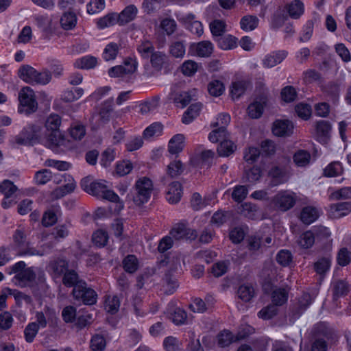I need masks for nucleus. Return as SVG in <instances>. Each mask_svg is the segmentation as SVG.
<instances>
[{"mask_svg":"<svg viewBox=\"0 0 351 351\" xmlns=\"http://www.w3.org/2000/svg\"><path fill=\"white\" fill-rule=\"evenodd\" d=\"M106 183L104 180H94L90 176H87L81 180L80 184L82 189L90 195L98 197H119Z\"/></svg>","mask_w":351,"mask_h":351,"instance_id":"1","label":"nucleus"},{"mask_svg":"<svg viewBox=\"0 0 351 351\" xmlns=\"http://www.w3.org/2000/svg\"><path fill=\"white\" fill-rule=\"evenodd\" d=\"M61 123V117L57 114H51L47 117L45 121L47 146L53 148L63 144L64 138L60 132Z\"/></svg>","mask_w":351,"mask_h":351,"instance_id":"2","label":"nucleus"},{"mask_svg":"<svg viewBox=\"0 0 351 351\" xmlns=\"http://www.w3.org/2000/svg\"><path fill=\"white\" fill-rule=\"evenodd\" d=\"M27 235L23 229H17L13 234L14 243L17 248V255L23 256H43L44 252L30 245L26 241Z\"/></svg>","mask_w":351,"mask_h":351,"instance_id":"3","label":"nucleus"},{"mask_svg":"<svg viewBox=\"0 0 351 351\" xmlns=\"http://www.w3.org/2000/svg\"><path fill=\"white\" fill-rule=\"evenodd\" d=\"M71 294L76 301L85 305H93L97 300L96 291L88 287L85 280L80 282V285L73 289Z\"/></svg>","mask_w":351,"mask_h":351,"instance_id":"4","label":"nucleus"},{"mask_svg":"<svg viewBox=\"0 0 351 351\" xmlns=\"http://www.w3.org/2000/svg\"><path fill=\"white\" fill-rule=\"evenodd\" d=\"M312 302L313 298L308 293H303L300 297L296 298L291 307L289 313L291 319L294 322L298 319Z\"/></svg>","mask_w":351,"mask_h":351,"instance_id":"5","label":"nucleus"},{"mask_svg":"<svg viewBox=\"0 0 351 351\" xmlns=\"http://www.w3.org/2000/svg\"><path fill=\"white\" fill-rule=\"evenodd\" d=\"M36 193L34 188L26 189L25 191L21 192L18 187L10 180H3L0 182V193L4 197H10L13 195H27L32 196Z\"/></svg>","mask_w":351,"mask_h":351,"instance_id":"6","label":"nucleus"},{"mask_svg":"<svg viewBox=\"0 0 351 351\" xmlns=\"http://www.w3.org/2000/svg\"><path fill=\"white\" fill-rule=\"evenodd\" d=\"M351 212V202H340L329 206L328 216L332 219H340Z\"/></svg>","mask_w":351,"mask_h":351,"instance_id":"7","label":"nucleus"},{"mask_svg":"<svg viewBox=\"0 0 351 351\" xmlns=\"http://www.w3.org/2000/svg\"><path fill=\"white\" fill-rule=\"evenodd\" d=\"M170 234L172 238L176 240L184 239L193 240L197 236L195 230L187 228V226L182 223L176 224L170 231Z\"/></svg>","mask_w":351,"mask_h":351,"instance_id":"8","label":"nucleus"},{"mask_svg":"<svg viewBox=\"0 0 351 351\" xmlns=\"http://www.w3.org/2000/svg\"><path fill=\"white\" fill-rule=\"evenodd\" d=\"M20 103L22 106L27 108L30 112H34L36 110L38 104L36 100L34 92L29 87L25 86L23 88L19 95Z\"/></svg>","mask_w":351,"mask_h":351,"instance_id":"9","label":"nucleus"},{"mask_svg":"<svg viewBox=\"0 0 351 351\" xmlns=\"http://www.w3.org/2000/svg\"><path fill=\"white\" fill-rule=\"evenodd\" d=\"M179 21L182 22L185 27L193 34L200 36L203 34V25L200 21L195 20V16L193 14L189 13L182 15Z\"/></svg>","mask_w":351,"mask_h":351,"instance_id":"10","label":"nucleus"},{"mask_svg":"<svg viewBox=\"0 0 351 351\" xmlns=\"http://www.w3.org/2000/svg\"><path fill=\"white\" fill-rule=\"evenodd\" d=\"M35 278L36 274L32 267H28L25 270L15 274L13 282L20 287H25L32 283Z\"/></svg>","mask_w":351,"mask_h":351,"instance_id":"11","label":"nucleus"},{"mask_svg":"<svg viewBox=\"0 0 351 351\" xmlns=\"http://www.w3.org/2000/svg\"><path fill=\"white\" fill-rule=\"evenodd\" d=\"M287 55L288 52L285 50L272 51L265 56L263 60V65L266 68H272L281 63Z\"/></svg>","mask_w":351,"mask_h":351,"instance_id":"12","label":"nucleus"},{"mask_svg":"<svg viewBox=\"0 0 351 351\" xmlns=\"http://www.w3.org/2000/svg\"><path fill=\"white\" fill-rule=\"evenodd\" d=\"M190 51L199 57H208L213 51V45L211 42L204 40L198 43H193L190 47Z\"/></svg>","mask_w":351,"mask_h":351,"instance_id":"13","label":"nucleus"},{"mask_svg":"<svg viewBox=\"0 0 351 351\" xmlns=\"http://www.w3.org/2000/svg\"><path fill=\"white\" fill-rule=\"evenodd\" d=\"M321 213V208L311 206H306L302 208L300 218L304 224L309 225L315 221Z\"/></svg>","mask_w":351,"mask_h":351,"instance_id":"14","label":"nucleus"},{"mask_svg":"<svg viewBox=\"0 0 351 351\" xmlns=\"http://www.w3.org/2000/svg\"><path fill=\"white\" fill-rule=\"evenodd\" d=\"M293 125L290 121L278 120L274 123L272 131L278 136H289L292 134Z\"/></svg>","mask_w":351,"mask_h":351,"instance_id":"15","label":"nucleus"},{"mask_svg":"<svg viewBox=\"0 0 351 351\" xmlns=\"http://www.w3.org/2000/svg\"><path fill=\"white\" fill-rule=\"evenodd\" d=\"M237 199L239 200L237 202L239 212L249 219H255L257 218L258 208L256 205L251 202H243L244 199Z\"/></svg>","mask_w":351,"mask_h":351,"instance_id":"16","label":"nucleus"},{"mask_svg":"<svg viewBox=\"0 0 351 351\" xmlns=\"http://www.w3.org/2000/svg\"><path fill=\"white\" fill-rule=\"evenodd\" d=\"M138 9L134 5L126 6L119 14H117L118 24L124 25L133 20L136 16Z\"/></svg>","mask_w":351,"mask_h":351,"instance_id":"17","label":"nucleus"},{"mask_svg":"<svg viewBox=\"0 0 351 351\" xmlns=\"http://www.w3.org/2000/svg\"><path fill=\"white\" fill-rule=\"evenodd\" d=\"M34 21L37 27L45 36L52 34V19L47 15H36L34 17Z\"/></svg>","mask_w":351,"mask_h":351,"instance_id":"18","label":"nucleus"},{"mask_svg":"<svg viewBox=\"0 0 351 351\" xmlns=\"http://www.w3.org/2000/svg\"><path fill=\"white\" fill-rule=\"evenodd\" d=\"M136 188L140 195L149 197L153 191L152 181L149 178L143 177L136 182Z\"/></svg>","mask_w":351,"mask_h":351,"instance_id":"19","label":"nucleus"},{"mask_svg":"<svg viewBox=\"0 0 351 351\" xmlns=\"http://www.w3.org/2000/svg\"><path fill=\"white\" fill-rule=\"evenodd\" d=\"M269 175L272 178L275 184L284 183L289 178L287 169L282 167L276 166L272 167L269 172Z\"/></svg>","mask_w":351,"mask_h":351,"instance_id":"20","label":"nucleus"},{"mask_svg":"<svg viewBox=\"0 0 351 351\" xmlns=\"http://www.w3.org/2000/svg\"><path fill=\"white\" fill-rule=\"evenodd\" d=\"M84 281L81 279L77 273L73 269H67L62 277V284L66 287H73L74 289L80 282Z\"/></svg>","mask_w":351,"mask_h":351,"instance_id":"21","label":"nucleus"},{"mask_svg":"<svg viewBox=\"0 0 351 351\" xmlns=\"http://www.w3.org/2000/svg\"><path fill=\"white\" fill-rule=\"evenodd\" d=\"M184 136L182 134L174 135L169 141L168 150L171 154H177L182 152L184 147Z\"/></svg>","mask_w":351,"mask_h":351,"instance_id":"22","label":"nucleus"},{"mask_svg":"<svg viewBox=\"0 0 351 351\" xmlns=\"http://www.w3.org/2000/svg\"><path fill=\"white\" fill-rule=\"evenodd\" d=\"M289 290L287 288H276L271 293V300L276 306H282L288 300Z\"/></svg>","mask_w":351,"mask_h":351,"instance_id":"23","label":"nucleus"},{"mask_svg":"<svg viewBox=\"0 0 351 351\" xmlns=\"http://www.w3.org/2000/svg\"><path fill=\"white\" fill-rule=\"evenodd\" d=\"M293 160L297 167H306L311 162V155L306 150L300 149L294 154Z\"/></svg>","mask_w":351,"mask_h":351,"instance_id":"24","label":"nucleus"},{"mask_svg":"<svg viewBox=\"0 0 351 351\" xmlns=\"http://www.w3.org/2000/svg\"><path fill=\"white\" fill-rule=\"evenodd\" d=\"M265 106V101L263 100H256L249 105L247 108V112L248 116L251 119H258L260 118L264 110Z\"/></svg>","mask_w":351,"mask_h":351,"instance_id":"25","label":"nucleus"},{"mask_svg":"<svg viewBox=\"0 0 351 351\" xmlns=\"http://www.w3.org/2000/svg\"><path fill=\"white\" fill-rule=\"evenodd\" d=\"M68 262L62 258H57L49 264V269L57 276L63 275L68 269Z\"/></svg>","mask_w":351,"mask_h":351,"instance_id":"26","label":"nucleus"},{"mask_svg":"<svg viewBox=\"0 0 351 351\" xmlns=\"http://www.w3.org/2000/svg\"><path fill=\"white\" fill-rule=\"evenodd\" d=\"M287 12L290 17L294 19H299L304 13V3L299 0H294L287 6Z\"/></svg>","mask_w":351,"mask_h":351,"instance_id":"27","label":"nucleus"},{"mask_svg":"<svg viewBox=\"0 0 351 351\" xmlns=\"http://www.w3.org/2000/svg\"><path fill=\"white\" fill-rule=\"evenodd\" d=\"M36 71L32 66L23 64L19 69L18 75L24 82L32 84L35 77Z\"/></svg>","mask_w":351,"mask_h":351,"instance_id":"28","label":"nucleus"},{"mask_svg":"<svg viewBox=\"0 0 351 351\" xmlns=\"http://www.w3.org/2000/svg\"><path fill=\"white\" fill-rule=\"evenodd\" d=\"M202 104L196 103L191 105L184 113L182 121L184 124H189L197 117L201 110Z\"/></svg>","mask_w":351,"mask_h":351,"instance_id":"29","label":"nucleus"},{"mask_svg":"<svg viewBox=\"0 0 351 351\" xmlns=\"http://www.w3.org/2000/svg\"><path fill=\"white\" fill-rule=\"evenodd\" d=\"M217 45L223 50L232 49L237 46V38L230 34L221 36L217 39Z\"/></svg>","mask_w":351,"mask_h":351,"instance_id":"30","label":"nucleus"},{"mask_svg":"<svg viewBox=\"0 0 351 351\" xmlns=\"http://www.w3.org/2000/svg\"><path fill=\"white\" fill-rule=\"evenodd\" d=\"M77 24V16L73 12L63 14L60 19L61 27L65 30L73 29Z\"/></svg>","mask_w":351,"mask_h":351,"instance_id":"31","label":"nucleus"},{"mask_svg":"<svg viewBox=\"0 0 351 351\" xmlns=\"http://www.w3.org/2000/svg\"><path fill=\"white\" fill-rule=\"evenodd\" d=\"M97 64V60L94 56H86L75 61V67L80 69H90Z\"/></svg>","mask_w":351,"mask_h":351,"instance_id":"32","label":"nucleus"},{"mask_svg":"<svg viewBox=\"0 0 351 351\" xmlns=\"http://www.w3.org/2000/svg\"><path fill=\"white\" fill-rule=\"evenodd\" d=\"M259 20L256 16L247 15L241 18L240 21L241 28L245 31H252L255 29L258 25Z\"/></svg>","mask_w":351,"mask_h":351,"instance_id":"33","label":"nucleus"},{"mask_svg":"<svg viewBox=\"0 0 351 351\" xmlns=\"http://www.w3.org/2000/svg\"><path fill=\"white\" fill-rule=\"evenodd\" d=\"M249 83L245 80L232 82L230 87V95L233 99H239L245 92Z\"/></svg>","mask_w":351,"mask_h":351,"instance_id":"34","label":"nucleus"},{"mask_svg":"<svg viewBox=\"0 0 351 351\" xmlns=\"http://www.w3.org/2000/svg\"><path fill=\"white\" fill-rule=\"evenodd\" d=\"M331 130V125L328 121L321 120L316 123V131L320 141H325Z\"/></svg>","mask_w":351,"mask_h":351,"instance_id":"35","label":"nucleus"},{"mask_svg":"<svg viewBox=\"0 0 351 351\" xmlns=\"http://www.w3.org/2000/svg\"><path fill=\"white\" fill-rule=\"evenodd\" d=\"M117 23H118L117 14L112 12L98 19L97 25L98 28L103 29Z\"/></svg>","mask_w":351,"mask_h":351,"instance_id":"36","label":"nucleus"},{"mask_svg":"<svg viewBox=\"0 0 351 351\" xmlns=\"http://www.w3.org/2000/svg\"><path fill=\"white\" fill-rule=\"evenodd\" d=\"M136 66L134 64L130 65V68L125 66L119 65L110 68L108 71V75L111 77H118L123 75L132 73L135 71Z\"/></svg>","mask_w":351,"mask_h":351,"instance_id":"37","label":"nucleus"},{"mask_svg":"<svg viewBox=\"0 0 351 351\" xmlns=\"http://www.w3.org/2000/svg\"><path fill=\"white\" fill-rule=\"evenodd\" d=\"M159 106V98L155 97L149 100L145 101L139 105V112L142 114H147L154 111Z\"/></svg>","mask_w":351,"mask_h":351,"instance_id":"38","label":"nucleus"},{"mask_svg":"<svg viewBox=\"0 0 351 351\" xmlns=\"http://www.w3.org/2000/svg\"><path fill=\"white\" fill-rule=\"evenodd\" d=\"M124 270L130 274L134 273L138 267V261L134 255H128L123 261Z\"/></svg>","mask_w":351,"mask_h":351,"instance_id":"39","label":"nucleus"},{"mask_svg":"<svg viewBox=\"0 0 351 351\" xmlns=\"http://www.w3.org/2000/svg\"><path fill=\"white\" fill-rule=\"evenodd\" d=\"M105 309L110 314H115L119 308L120 301L117 295H108L105 300Z\"/></svg>","mask_w":351,"mask_h":351,"instance_id":"40","label":"nucleus"},{"mask_svg":"<svg viewBox=\"0 0 351 351\" xmlns=\"http://www.w3.org/2000/svg\"><path fill=\"white\" fill-rule=\"evenodd\" d=\"M163 347L165 351H182V343L173 336L165 338Z\"/></svg>","mask_w":351,"mask_h":351,"instance_id":"41","label":"nucleus"},{"mask_svg":"<svg viewBox=\"0 0 351 351\" xmlns=\"http://www.w3.org/2000/svg\"><path fill=\"white\" fill-rule=\"evenodd\" d=\"M333 298L337 300L338 298L346 295L349 292V287L347 282L343 280H338L333 284Z\"/></svg>","mask_w":351,"mask_h":351,"instance_id":"42","label":"nucleus"},{"mask_svg":"<svg viewBox=\"0 0 351 351\" xmlns=\"http://www.w3.org/2000/svg\"><path fill=\"white\" fill-rule=\"evenodd\" d=\"M119 50V45L115 43H108L103 52V58L106 61L114 60L117 56Z\"/></svg>","mask_w":351,"mask_h":351,"instance_id":"43","label":"nucleus"},{"mask_svg":"<svg viewBox=\"0 0 351 351\" xmlns=\"http://www.w3.org/2000/svg\"><path fill=\"white\" fill-rule=\"evenodd\" d=\"M343 172L342 165L340 162L335 161L330 162L324 169V175L326 177H335L339 176Z\"/></svg>","mask_w":351,"mask_h":351,"instance_id":"44","label":"nucleus"},{"mask_svg":"<svg viewBox=\"0 0 351 351\" xmlns=\"http://www.w3.org/2000/svg\"><path fill=\"white\" fill-rule=\"evenodd\" d=\"M163 130V125L160 123L155 122L143 131V136L145 138H150L153 136H158L161 135Z\"/></svg>","mask_w":351,"mask_h":351,"instance_id":"45","label":"nucleus"},{"mask_svg":"<svg viewBox=\"0 0 351 351\" xmlns=\"http://www.w3.org/2000/svg\"><path fill=\"white\" fill-rule=\"evenodd\" d=\"M272 204L280 211H287L294 206L295 199H273Z\"/></svg>","mask_w":351,"mask_h":351,"instance_id":"46","label":"nucleus"},{"mask_svg":"<svg viewBox=\"0 0 351 351\" xmlns=\"http://www.w3.org/2000/svg\"><path fill=\"white\" fill-rule=\"evenodd\" d=\"M170 53L176 58H182L186 52V45L183 41H175L170 45Z\"/></svg>","mask_w":351,"mask_h":351,"instance_id":"47","label":"nucleus"},{"mask_svg":"<svg viewBox=\"0 0 351 351\" xmlns=\"http://www.w3.org/2000/svg\"><path fill=\"white\" fill-rule=\"evenodd\" d=\"M315 241L313 232L311 230L306 231L300 237L298 241L299 245L306 249L310 248L313 246Z\"/></svg>","mask_w":351,"mask_h":351,"instance_id":"48","label":"nucleus"},{"mask_svg":"<svg viewBox=\"0 0 351 351\" xmlns=\"http://www.w3.org/2000/svg\"><path fill=\"white\" fill-rule=\"evenodd\" d=\"M330 264L331 259L330 257H323L315 263L314 269L318 274L322 275L328 271Z\"/></svg>","mask_w":351,"mask_h":351,"instance_id":"49","label":"nucleus"},{"mask_svg":"<svg viewBox=\"0 0 351 351\" xmlns=\"http://www.w3.org/2000/svg\"><path fill=\"white\" fill-rule=\"evenodd\" d=\"M237 293L239 298L245 302L250 301L254 296V290L251 285H241Z\"/></svg>","mask_w":351,"mask_h":351,"instance_id":"50","label":"nucleus"},{"mask_svg":"<svg viewBox=\"0 0 351 351\" xmlns=\"http://www.w3.org/2000/svg\"><path fill=\"white\" fill-rule=\"evenodd\" d=\"M191 95L188 92H181L176 94L173 97V102L176 106L184 108L191 101Z\"/></svg>","mask_w":351,"mask_h":351,"instance_id":"51","label":"nucleus"},{"mask_svg":"<svg viewBox=\"0 0 351 351\" xmlns=\"http://www.w3.org/2000/svg\"><path fill=\"white\" fill-rule=\"evenodd\" d=\"M150 58L152 66L157 70H160L163 66L167 56L163 52L154 51Z\"/></svg>","mask_w":351,"mask_h":351,"instance_id":"52","label":"nucleus"},{"mask_svg":"<svg viewBox=\"0 0 351 351\" xmlns=\"http://www.w3.org/2000/svg\"><path fill=\"white\" fill-rule=\"evenodd\" d=\"M51 80V73L47 70L41 72L36 71L35 77L32 84L46 85L50 82Z\"/></svg>","mask_w":351,"mask_h":351,"instance_id":"53","label":"nucleus"},{"mask_svg":"<svg viewBox=\"0 0 351 351\" xmlns=\"http://www.w3.org/2000/svg\"><path fill=\"white\" fill-rule=\"evenodd\" d=\"M52 173L50 170L44 169L36 172L34 175V181L37 184L43 185L51 180Z\"/></svg>","mask_w":351,"mask_h":351,"instance_id":"54","label":"nucleus"},{"mask_svg":"<svg viewBox=\"0 0 351 351\" xmlns=\"http://www.w3.org/2000/svg\"><path fill=\"white\" fill-rule=\"evenodd\" d=\"M234 143L226 138L221 141L217 147V152L220 156H228L234 152Z\"/></svg>","mask_w":351,"mask_h":351,"instance_id":"55","label":"nucleus"},{"mask_svg":"<svg viewBox=\"0 0 351 351\" xmlns=\"http://www.w3.org/2000/svg\"><path fill=\"white\" fill-rule=\"evenodd\" d=\"M227 131L224 127H218L211 131L208 135V139L212 143L222 141L226 138Z\"/></svg>","mask_w":351,"mask_h":351,"instance_id":"56","label":"nucleus"},{"mask_svg":"<svg viewBox=\"0 0 351 351\" xmlns=\"http://www.w3.org/2000/svg\"><path fill=\"white\" fill-rule=\"evenodd\" d=\"M105 8V0H90L86 5L87 12L95 14L101 12Z\"/></svg>","mask_w":351,"mask_h":351,"instance_id":"57","label":"nucleus"},{"mask_svg":"<svg viewBox=\"0 0 351 351\" xmlns=\"http://www.w3.org/2000/svg\"><path fill=\"white\" fill-rule=\"evenodd\" d=\"M92 240L97 246L104 247L106 245L108 240V233L105 230H98L93 233Z\"/></svg>","mask_w":351,"mask_h":351,"instance_id":"58","label":"nucleus"},{"mask_svg":"<svg viewBox=\"0 0 351 351\" xmlns=\"http://www.w3.org/2000/svg\"><path fill=\"white\" fill-rule=\"evenodd\" d=\"M163 280L166 283V285L165 286V293L167 295L173 293L178 287L176 279L173 278L171 274L167 273L165 274Z\"/></svg>","mask_w":351,"mask_h":351,"instance_id":"59","label":"nucleus"},{"mask_svg":"<svg viewBox=\"0 0 351 351\" xmlns=\"http://www.w3.org/2000/svg\"><path fill=\"white\" fill-rule=\"evenodd\" d=\"M315 239L317 241H324L328 239L331 232L327 227L323 226H315L312 228Z\"/></svg>","mask_w":351,"mask_h":351,"instance_id":"60","label":"nucleus"},{"mask_svg":"<svg viewBox=\"0 0 351 351\" xmlns=\"http://www.w3.org/2000/svg\"><path fill=\"white\" fill-rule=\"evenodd\" d=\"M224 90L223 84L219 80H213L208 85V93L214 97L221 95Z\"/></svg>","mask_w":351,"mask_h":351,"instance_id":"61","label":"nucleus"},{"mask_svg":"<svg viewBox=\"0 0 351 351\" xmlns=\"http://www.w3.org/2000/svg\"><path fill=\"white\" fill-rule=\"evenodd\" d=\"M226 23L222 20H214L210 23V29L214 36H221L226 32Z\"/></svg>","mask_w":351,"mask_h":351,"instance_id":"62","label":"nucleus"},{"mask_svg":"<svg viewBox=\"0 0 351 351\" xmlns=\"http://www.w3.org/2000/svg\"><path fill=\"white\" fill-rule=\"evenodd\" d=\"M337 261L338 265L341 267L349 265L351 262V252L346 247L340 249L337 254Z\"/></svg>","mask_w":351,"mask_h":351,"instance_id":"63","label":"nucleus"},{"mask_svg":"<svg viewBox=\"0 0 351 351\" xmlns=\"http://www.w3.org/2000/svg\"><path fill=\"white\" fill-rule=\"evenodd\" d=\"M90 347L93 351H103L106 347V340L102 335H94L90 343Z\"/></svg>","mask_w":351,"mask_h":351,"instance_id":"64","label":"nucleus"}]
</instances>
